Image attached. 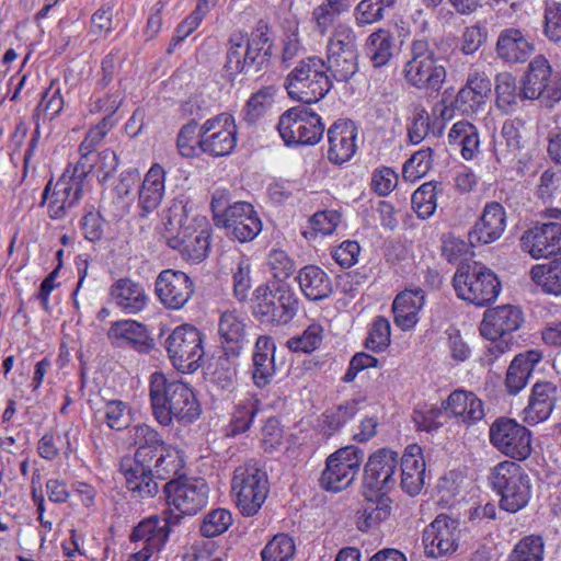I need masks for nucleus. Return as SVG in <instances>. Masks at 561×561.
<instances>
[{
	"label": "nucleus",
	"mask_w": 561,
	"mask_h": 561,
	"mask_svg": "<svg viewBox=\"0 0 561 561\" xmlns=\"http://www.w3.org/2000/svg\"><path fill=\"white\" fill-rule=\"evenodd\" d=\"M148 399L157 423L170 427L194 423L202 414V407L194 388L181 379L153 371L148 379Z\"/></svg>",
	"instance_id": "1"
},
{
	"label": "nucleus",
	"mask_w": 561,
	"mask_h": 561,
	"mask_svg": "<svg viewBox=\"0 0 561 561\" xmlns=\"http://www.w3.org/2000/svg\"><path fill=\"white\" fill-rule=\"evenodd\" d=\"M268 32L267 24L260 21L250 34L234 32L230 35L225 64L229 76L256 75L270 66L274 43Z\"/></svg>",
	"instance_id": "2"
},
{
	"label": "nucleus",
	"mask_w": 561,
	"mask_h": 561,
	"mask_svg": "<svg viewBox=\"0 0 561 561\" xmlns=\"http://www.w3.org/2000/svg\"><path fill=\"white\" fill-rule=\"evenodd\" d=\"M164 219L168 232L178 227L175 236H164L169 248L179 251L182 259L191 263H201L208 256L213 229L205 216L188 219L184 206H173Z\"/></svg>",
	"instance_id": "3"
},
{
	"label": "nucleus",
	"mask_w": 561,
	"mask_h": 561,
	"mask_svg": "<svg viewBox=\"0 0 561 561\" xmlns=\"http://www.w3.org/2000/svg\"><path fill=\"white\" fill-rule=\"evenodd\" d=\"M300 299L286 283H265L253 293V316L262 324L283 328L294 321Z\"/></svg>",
	"instance_id": "4"
},
{
	"label": "nucleus",
	"mask_w": 561,
	"mask_h": 561,
	"mask_svg": "<svg viewBox=\"0 0 561 561\" xmlns=\"http://www.w3.org/2000/svg\"><path fill=\"white\" fill-rule=\"evenodd\" d=\"M209 486L205 479L180 476L167 481L163 495L168 523L180 525L185 517L195 516L208 504Z\"/></svg>",
	"instance_id": "5"
},
{
	"label": "nucleus",
	"mask_w": 561,
	"mask_h": 561,
	"mask_svg": "<svg viewBox=\"0 0 561 561\" xmlns=\"http://www.w3.org/2000/svg\"><path fill=\"white\" fill-rule=\"evenodd\" d=\"M489 485L499 496V506L507 513L524 510L533 495L531 480L526 470L515 461L503 460L490 472Z\"/></svg>",
	"instance_id": "6"
},
{
	"label": "nucleus",
	"mask_w": 561,
	"mask_h": 561,
	"mask_svg": "<svg viewBox=\"0 0 561 561\" xmlns=\"http://www.w3.org/2000/svg\"><path fill=\"white\" fill-rule=\"evenodd\" d=\"M453 287L459 299L477 307L493 304L502 289L497 275L477 261L459 265L453 276Z\"/></svg>",
	"instance_id": "7"
},
{
	"label": "nucleus",
	"mask_w": 561,
	"mask_h": 561,
	"mask_svg": "<svg viewBox=\"0 0 561 561\" xmlns=\"http://www.w3.org/2000/svg\"><path fill=\"white\" fill-rule=\"evenodd\" d=\"M332 87L331 77L327 73L325 61L317 56L301 59L287 75L285 82L288 95L305 104L322 100Z\"/></svg>",
	"instance_id": "8"
},
{
	"label": "nucleus",
	"mask_w": 561,
	"mask_h": 561,
	"mask_svg": "<svg viewBox=\"0 0 561 561\" xmlns=\"http://www.w3.org/2000/svg\"><path fill=\"white\" fill-rule=\"evenodd\" d=\"M270 493V482L264 470L254 463L234 469L231 478V499L243 517H253L262 508Z\"/></svg>",
	"instance_id": "9"
},
{
	"label": "nucleus",
	"mask_w": 561,
	"mask_h": 561,
	"mask_svg": "<svg viewBox=\"0 0 561 561\" xmlns=\"http://www.w3.org/2000/svg\"><path fill=\"white\" fill-rule=\"evenodd\" d=\"M163 346L173 368L182 374H193L203 364L205 334L191 323H182L169 333Z\"/></svg>",
	"instance_id": "10"
},
{
	"label": "nucleus",
	"mask_w": 561,
	"mask_h": 561,
	"mask_svg": "<svg viewBox=\"0 0 561 561\" xmlns=\"http://www.w3.org/2000/svg\"><path fill=\"white\" fill-rule=\"evenodd\" d=\"M407 83L419 90L439 91L446 79V69L438 64L435 53L425 39H414L410 47V59L404 64Z\"/></svg>",
	"instance_id": "11"
},
{
	"label": "nucleus",
	"mask_w": 561,
	"mask_h": 561,
	"mask_svg": "<svg viewBox=\"0 0 561 561\" xmlns=\"http://www.w3.org/2000/svg\"><path fill=\"white\" fill-rule=\"evenodd\" d=\"M491 446L515 462L526 461L533 454V433L513 417L499 416L489 427Z\"/></svg>",
	"instance_id": "12"
},
{
	"label": "nucleus",
	"mask_w": 561,
	"mask_h": 561,
	"mask_svg": "<svg viewBox=\"0 0 561 561\" xmlns=\"http://www.w3.org/2000/svg\"><path fill=\"white\" fill-rule=\"evenodd\" d=\"M168 519L162 511L161 515L145 517L133 527L128 539L134 545V552L128 556V561H149L164 550L172 529L179 526L168 523Z\"/></svg>",
	"instance_id": "13"
},
{
	"label": "nucleus",
	"mask_w": 561,
	"mask_h": 561,
	"mask_svg": "<svg viewBox=\"0 0 561 561\" xmlns=\"http://www.w3.org/2000/svg\"><path fill=\"white\" fill-rule=\"evenodd\" d=\"M364 456V450L354 445L341 447L329 455L319 478L320 486L333 493L347 489L355 481Z\"/></svg>",
	"instance_id": "14"
},
{
	"label": "nucleus",
	"mask_w": 561,
	"mask_h": 561,
	"mask_svg": "<svg viewBox=\"0 0 561 561\" xmlns=\"http://www.w3.org/2000/svg\"><path fill=\"white\" fill-rule=\"evenodd\" d=\"M237 125L229 113L208 118L198 128V148L214 157L230 154L237 146Z\"/></svg>",
	"instance_id": "15"
},
{
	"label": "nucleus",
	"mask_w": 561,
	"mask_h": 561,
	"mask_svg": "<svg viewBox=\"0 0 561 561\" xmlns=\"http://www.w3.org/2000/svg\"><path fill=\"white\" fill-rule=\"evenodd\" d=\"M216 227L224 229L228 238L247 243L260 234L263 222L251 203L236 202L216 216Z\"/></svg>",
	"instance_id": "16"
},
{
	"label": "nucleus",
	"mask_w": 561,
	"mask_h": 561,
	"mask_svg": "<svg viewBox=\"0 0 561 561\" xmlns=\"http://www.w3.org/2000/svg\"><path fill=\"white\" fill-rule=\"evenodd\" d=\"M195 293L193 279L183 271L167 268L154 280V294L168 310H182Z\"/></svg>",
	"instance_id": "17"
},
{
	"label": "nucleus",
	"mask_w": 561,
	"mask_h": 561,
	"mask_svg": "<svg viewBox=\"0 0 561 561\" xmlns=\"http://www.w3.org/2000/svg\"><path fill=\"white\" fill-rule=\"evenodd\" d=\"M459 522L446 514H439L422 534L424 552L427 557L439 558L454 553L458 548Z\"/></svg>",
	"instance_id": "18"
},
{
	"label": "nucleus",
	"mask_w": 561,
	"mask_h": 561,
	"mask_svg": "<svg viewBox=\"0 0 561 561\" xmlns=\"http://www.w3.org/2000/svg\"><path fill=\"white\" fill-rule=\"evenodd\" d=\"M399 455L390 448H379L369 455L364 467V485L374 492L388 494L397 483Z\"/></svg>",
	"instance_id": "19"
},
{
	"label": "nucleus",
	"mask_w": 561,
	"mask_h": 561,
	"mask_svg": "<svg viewBox=\"0 0 561 561\" xmlns=\"http://www.w3.org/2000/svg\"><path fill=\"white\" fill-rule=\"evenodd\" d=\"M84 178H50L46 184L43 198L48 199L50 219H62L67 210L79 204L83 194Z\"/></svg>",
	"instance_id": "20"
},
{
	"label": "nucleus",
	"mask_w": 561,
	"mask_h": 561,
	"mask_svg": "<svg viewBox=\"0 0 561 561\" xmlns=\"http://www.w3.org/2000/svg\"><path fill=\"white\" fill-rule=\"evenodd\" d=\"M520 247L534 260L548 259L561 253V224L536 225L522 234Z\"/></svg>",
	"instance_id": "21"
},
{
	"label": "nucleus",
	"mask_w": 561,
	"mask_h": 561,
	"mask_svg": "<svg viewBox=\"0 0 561 561\" xmlns=\"http://www.w3.org/2000/svg\"><path fill=\"white\" fill-rule=\"evenodd\" d=\"M106 337L113 347L129 348L139 354H149L154 346L147 327L133 319L112 322Z\"/></svg>",
	"instance_id": "22"
},
{
	"label": "nucleus",
	"mask_w": 561,
	"mask_h": 561,
	"mask_svg": "<svg viewBox=\"0 0 561 561\" xmlns=\"http://www.w3.org/2000/svg\"><path fill=\"white\" fill-rule=\"evenodd\" d=\"M247 319L237 310L224 311L218 320V337L224 356L238 359L249 344Z\"/></svg>",
	"instance_id": "23"
},
{
	"label": "nucleus",
	"mask_w": 561,
	"mask_h": 561,
	"mask_svg": "<svg viewBox=\"0 0 561 561\" xmlns=\"http://www.w3.org/2000/svg\"><path fill=\"white\" fill-rule=\"evenodd\" d=\"M356 125L351 119H337L328 129V160L341 165L348 162L357 150Z\"/></svg>",
	"instance_id": "24"
},
{
	"label": "nucleus",
	"mask_w": 561,
	"mask_h": 561,
	"mask_svg": "<svg viewBox=\"0 0 561 561\" xmlns=\"http://www.w3.org/2000/svg\"><path fill=\"white\" fill-rule=\"evenodd\" d=\"M524 323L523 311L513 305L488 308L479 327L484 339L503 337L516 332Z\"/></svg>",
	"instance_id": "25"
},
{
	"label": "nucleus",
	"mask_w": 561,
	"mask_h": 561,
	"mask_svg": "<svg viewBox=\"0 0 561 561\" xmlns=\"http://www.w3.org/2000/svg\"><path fill=\"white\" fill-rule=\"evenodd\" d=\"M108 300L124 314H138L147 308L149 296L141 283L122 277L110 286Z\"/></svg>",
	"instance_id": "26"
},
{
	"label": "nucleus",
	"mask_w": 561,
	"mask_h": 561,
	"mask_svg": "<svg viewBox=\"0 0 561 561\" xmlns=\"http://www.w3.org/2000/svg\"><path fill=\"white\" fill-rule=\"evenodd\" d=\"M445 415L457 423L471 426L483 420V401L472 391L456 389L443 400Z\"/></svg>",
	"instance_id": "27"
},
{
	"label": "nucleus",
	"mask_w": 561,
	"mask_h": 561,
	"mask_svg": "<svg viewBox=\"0 0 561 561\" xmlns=\"http://www.w3.org/2000/svg\"><path fill=\"white\" fill-rule=\"evenodd\" d=\"M121 471L133 499L141 501L158 494L159 486L153 478L151 462L127 459L122 461Z\"/></svg>",
	"instance_id": "28"
},
{
	"label": "nucleus",
	"mask_w": 561,
	"mask_h": 561,
	"mask_svg": "<svg viewBox=\"0 0 561 561\" xmlns=\"http://www.w3.org/2000/svg\"><path fill=\"white\" fill-rule=\"evenodd\" d=\"M425 304L426 294L421 287L405 288L398 293L391 305L394 324L404 332L413 330Z\"/></svg>",
	"instance_id": "29"
},
{
	"label": "nucleus",
	"mask_w": 561,
	"mask_h": 561,
	"mask_svg": "<svg viewBox=\"0 0 561 561\" xmlns=\"http://www.w3.org/2000/svg\"><path fill=\"white\" fill-rule=\"evenodd\" d=\"M506 228V213L497 202L486 203L480 219L468 233L471 244H490L501 238Z\"/></svg>",
	"instance_id": "30"
},
{
	"label": "nucleus",
	"mask_w": 561,
	"mask_h": 561,
	"mask_svg": "<svg viewBox=\"0 0 561 561\" xmlns=\"http://www.w3.org/2000/svg\"><path fill=\"white\" fill-rule=\"evenodd\" d=\"M558 387L551 381H537L530 391L528 404L523 410V421L537 425L549 419L556 408Z\"/></svg>",
	"instance_id": "31"
},
{
	"label": "nucleus",
	"mask_w": 561,
	"mask_h": 561,
	"mask_svg": "<svg viewBox=\"0 0 561 561\" xmlns=\"http://www.w3.org/2000/svg\"><path fill=\"white\" fill-rule=\"evenodd\" d=\"M491 90L490 78L483 72L472 71L456 95L455 107L465 115H472L485 105Z\"/></svg>",
	"instance_id": "32"
},
{
	"label": "nucleus",
	"mask_w": 561,
	"mask_h": 561,
	"mask_svg": "<svg viewBox=\"0 0 561 561\" xmlns=\"http://www.w3.org/2000/svg\"><path fill=\"white\" fill-rule=\"evenodd\" d=\"M551 73L552 69L549 61L543 56H536L528 65V70L523 80V99L536 100L547 92L548 98L559 100L561 89L554 90L549 85Z\"/></svg>",
	"instance_id": "33"
},
{
	"label": "nucleus",
	"mask_w": 561,
	"mask_h": 561,
	"mask_svg": "<svg viewBox=\"0 0 561 561\" xmlns=\"http://www.w3.org/2000/svg\"><path fill=\"white\" fill-rule=\"evenodd\" d=\"M276 344L272 336L259 335L252 353V380L257 388H265L273 380L275 367Z\"/></svg>",
	"instance_id": "34"
},
{
	"label": "nucleus",
	"mask_w": 561,
	"mask_h": 561,
	"mask_svg": "<svg viewBox=\"0 0 561 561\" xmlns=\"http://www.w3.org/2000/svg\"><path fill=\"white\" fill-rule=\"evenodd\" d=\"M133 407L121 399L102 398L100 404L92 408V420L105 425L113 432H124L134 422Z\"/></svg>",
	"instance_id": "35"
},
{
	"label": "nucleus",
	"mask_w": 561,
	"mask_h": 561,
	"mask_svg": "<svg viewBox=\"0 0 561 561\" xmlns=\"http://www.w3.org/2000/svg\"><path fill=\"white\" fill-rule=\"evenodd\" d=\"M543 353L538 348L527 350L515 355L505 375V389L508 394H518L528 383L535 367L542 360Z\"/></svg>",
	"instance_id": "36"
},
{
	"label": "nucleus",
	"mask_w": 561,
	"mask_h": 561,
	"mask_svg": "<svg viewBox=\"0 0 561 561\" xmlns=\"http://www.w3.org/2000/svg\"><path fill=\"white\" fill-rule=\"evenodd\" d=\"M302 296L313 302L332 297L334 286L330 275L320 266L309 264L301 267L296 276Z\"/></svg>",
	"instance_id": "37"
},
{
	"label": "nucleus",
	"mask_w": 561,
	"mask_h": 561,
	"mask_svg": "<svg viewBox=\"0 0 561 561\" xmlns=\"http://www.w3.org/2000/svg\"><path fill=\"white\" fill-rule=\"evenodd\" d=\"M400 468L402 490L411 496L417 495L424 486L426 468L422 448L417 444L405 447Z\"/></svg>",
	"instance_id": "38"
},
{
	"label": "nucleus",
	"mask_w": 561,
	"mask_h": 561,
	"mask_svg": "<svg viewBox=\"0 0 561 561\" xmlns=\"http://www.w3.org/2000/svg\"><path fill=\"white\" fill-rule=\"evenodd\" d=\"M534 51V45L518 28L501 31L496 42L499 58L507 62H525Z\"/></svg>",
	"instance_id": "39"
},
{
	"label": "nucleus",
	"mask_w": 561,
	"mask_h": 561,
	"mask_svg": "<svg viewBox=\"0 0 561 561\" xmlns=\"http://www.w3.org/2000/svg\"><path fill=\"white\" fill-rule=\"evenodd\" d=\"M523 128L524 122L518 118L506 121L502 126V139L495 145V156L497 162L507 168L514 169V164L520 162L517 157L522 149Z\"/></svg>",
	"instance_id": "40"
},
{
	"label": "nucleus",
	"mask_w": 561,
	"mask_h": 561,
	"mask_svg": "<svg viewBox=\"0 0 561 561\" xmlns=\"http://www.w3.org/2000/svg\"><path fill=\"white\" fill-rule=\"evenodd\" d=\"M391 503V499L385 492H376L375 497H366L356 513L357 529L368 531L388 519L392 511Z\"/></svg>",
	"instance_id": "41"
},
{
	"label": "nucleus",
	"mask_w": 561,
	"mask_h": 561,
	"mask_svg": "<svg viewBox=\"0 0 561 561\" xmlns=\"http://www.w3.org/2000/svg\"><path fill=\"white\" fill-rule=\"evenodd\" d=\"M261 410V401L254 393H248L243 399L234 404L230 420L226 427V435L236 437L240 434L248 432L256 414Z\"/></svg>",
	"instance_id": "42"
},
{
	"label": "nucleus",
	"mask_w": 561,
	"mask_h": 561,
	"mask_svg": "<svg viewBox=\"0 0 561 561\" xmlns=\"http://www.w3.org/2000/svg\"><path fill=\"white\" fill-rule=\"evenodd\" d=\"M448 141L451 147L459 148L465 160H472L480 152L478 128L468 121H459L453 125Z\"/></svg>",
	"instance_id": "43"
},
{
	"label": "nucleus",
	"mask_w": 561,
	"mask_h": 561,
	"mask_svg": "<svg viewBox=\"0 0 561 561\" xmlns=\"http://www.w3.org/2000/svg\"><path fill=\"white\" fill-rule=\"evenodd\" d=\"M134 439L138 448L133 459L147 462H151L153 457L169 445L156 428L146 423L134 427Z\"/></svg>",
	"instance_id": "44"
},
{
	"label": "nucleus",
	"mask_w": 561,
	"mask_h": 561,
	"mask_svg": "<svg viewBox=\"0 0 561 561\" xmlns=\"http://www.w3.org/2000/svg\"><path fill=\"white\" fill-rule=\"evenodd\" d=\"M324 337V327L313 320L300 334L289 337L286 341V347L295 354L310 355L321 348Z\"/></svg>",
	"instance_id": "45"
},
{
	"label": "nucleus",
	"mask_w": 561,
	"mask_h": 561,
	"mask_svg": "<svg viewBox=\"0 0 561 561\" xmlns=\"http://www.w3.org/2000/svg\"><path fill=\"white\" fill-rule=\"evenodd\" d=\"M358 400H348L325 409L321 415V427L324 434L332 436L339 433L358 413Z\"/></svg>",
	"instance_id": "46"
},
{
	"label": "nucleus",
	"mask_w": 561,
	"mask_h": 561,
	"mask_svg": "<svg viewBox=\"0 0 561 561\" xmlns=\"http://www.w3.org/2000/svg\"><path fill=\"white\" fill-rule=\"evenodd\" d=\"M117 169V157L111 150L80 157L73 175H112Z\"/></svg>",
	"instance_id": "47"
},
{
	"label": "nucleus",
	"mask_w": 561,
	"mask_h": 561,
	"mask_svg": "<svg viewBox=\"0 0 561 561\" xmlns=\"http://www.w3.org/2000/svg\"><path fill=\"white\" fill-rule=\"evenodd\" d=\"M366 47L374 67H383L393 57L394 37L389 31L379 28L368 36Z\"/></svg>",
	"instance_id": "48"
},
{
	"label": "nucleus",
	"mask_w": 561,
	"mask_h": 561,
	"mask_svg": "<svg viewBox=\"0 0 561 561\" xmlns=\"http://www.w3.org/2000/svg\"><path fill=\"white\" fill-rule=\"evenodd\" d=\"M530 278L543 293L561 296V256L547 264L534 265Z\"/></svg>",
	"instance_id": "49"
},
{
	"label": "nucleus",
	"mask_w": 561,
	"mask_h": 561,
	"mask_svg": "<svg viewBox=\"0 0 561 561\" xmlns=\"http://www.w3.org/2000/svg\"><path fill=\"white\" fill-rule=\"evenodd\" d=\"M184 469L185 460L181 451L172 445L169 444L158 454L154 463V472L158 479L170 481L175 477L187 476Z\"/></svg>",
	"instance_id": "50"
},
{
	"label": "nucleus",
	"mask_w": 561,
	"mask_h": 561,
	"mask_svg": "<svg viewBox=\"0 0 561 561\" xmlns=\"http://www.w3.org/2000/svg\"><path fill=\"white\" fill-rule=\"evenodd\" d=\"M37 454L47 461H54L58 458L60 451L67 459L73 454L75 447L70 440V432L66 431L62 435H55L51 431L46 432L37 442Z\"/></svg>",
	"instance_id": "51"
},
{
	"label": "nucleus",
	"mask_w": 561,
	"mask_h": 561,
	"mask_svg": "<svg viewBox=\"0 0 561 561\" xmlns=\"http://www.w3.org/2000/svg\"><path fill=\"white\" fill-rule=\"evenodd\" d=\"M496 105L504 113H511L517 106V101L523 98L518 93L516 80L510 72H501L495 77Z\"/></svg>",
	"instance_id": "52"
},
{
	"label": "nucleus",
	"mask_w": 561,
	"mask_h": 561,
	"mask_svg": "<svg viewBox=\"0 0 561 561\" xmlns=\"http://www.w3.org/2000/svg\"><path fill=\"white\" fill-rule=\"evenodd\" d=\"M296 554V543L288 534L279 533L266 542L261 551V561H291Z\"/></svg>",
	"instance_id": "53"
},
{
	"label": "nucleus",
	"mask_w": 561,
	"mask_h": 561,
	"mask_svg": "<svg viewBox=\"0 0 561 561\" xmlns=\"http://www.w3.org/2000/svg\"><path fill=\"white\" fill-rule=\"evenodd\" d=\"M358 54L327 55V73L337 82L348 81L358 70Z\"/></svg>",
	"instance_id": "54"
},
{
	"label": "nucleus",
	"mask_w": 561,
	"mask_h": 561,
	"mask_svg": "<svg viewBox=\"0 0 561 561\" xmlns=\"http://www.w3.org/2000/svg\"><path fill=\"white\" fill-rule=\"evenodd\" d=\"M165 178H144L139 190L141 216L147 217L162 201Z\"/></svg>",
	"instance_id": "55"
},
{
	"label": "nucleus",
	"mask_w": 561,
	"mask_h": 561,
	"mask_svg": "<svg viewBox=\"0 0 561 561\" xmlns=\"http://www.w3.org/2000/svg\"><path fill=\"white\" fill-rule=\"evenodd\" d=\"M474 245L451 232L445 233L442 237V255L448 263L466 264L465 262L474 255Z\"/></svg>",
	"instance_id": "56"
},
{
	"label": "nucleus",
	"mask_w": 561,
	"mask_h": 561,
	"mask_svg": "<svg viewBox=\"0 0 561 561\" xmlns=\"http://www.w3.org/2000/svg\"><path fill=\"white\" fill-rule=\"evenodd\" d=\"M397 0H362L355 8L354 16L358 26L379 22Z\"/></svg>",
	"instance_id": "57"
},
{
	"label": "nucleus",
	"mask_w": 561,
	"mask_h": 561,
	"mask_svg": "<svg viewBox=\"0 0 561 561\" xmlns=\"http://www.w3.org/2000/svg\"><path fill=\"white\" fill-rule=\"evenodd\" d=\"M351 8V0H327L312 12L317 30L324 34L334 23L335 19Z\"/></svg>",
	"instance_id": "58"
},
{
	"label": "nucleus",
	"mask_w": 561,
	"mask_h": 561,
	"mask_svg": "<svg viewBox=\"0 0 561 561\" xmlns=\"http://www.w3.org/2000/svg\"><path fill=\"white\" fill-rule=\"evenodd\" d=\"M391 343V324L383 316H377L373 319L368 334L365 340V347L374 353L386 351Z\"/></svg>",
	"instance_id": "59"
},
{
	"label": "nucleus",
	"mask_w": 561,
	"mask_h": 561,
	"mask_svg": "<svg viewBox=\"0 0 561 561\" xmlns=\"http://www.w3.org/2000/svg\"><path fill=\"white\" fill-rule=\"evenodd\" d=\"M275 89L264 87L253 93L244 107V119L249 124L256 123L263 117L274 103Z\"/></svg>",
	"instance_id": "60"
},
{
	"label": "nucleus",
	"mask_w": 561,
	"mask_h": 561,
	"mask_svg": "<svg viewBox=\"0 0 561 561\" xmlns=\"http://www.w3.org/2000/svg\"><path fill=\"white\" fill-rule=\"evenodd\" d=\"M545 543L540 536L529 535L522 538L511 551L506 561H542Z\"/></svg>",
	"instance_id": "61"
},
{
	"label": "nucleus",
	"mask_w": 561,
	"mask_h": 561,
	"mask_svg": "<svg viewBox=\"0 0 561 561\" xmlns=\"http://www.w3.org/2000/svg\"><path fill=\"white\" fill-rule=\"evenodd\" d=\"M358 54L357 36L352 27L345 24L335 26L328 43L327 55Z\"/></svg>",
	"instance_id": "62"
},
{
	"label": "nucleus",
	"mask_w": 561,
	"mask_h": 561,
	"mask_svg": "<svg viewBox=\"0 0 561 561\" xmlns=\"http://www.w3.org/2000/svg\"><path fill=\"white\" fill-rule=\"evenodd\" d=\"M305 111L306 106H295L280 115L277 129L287 146L296 145Z\"/></svg>",
	"instance_id": "63"
},
{
	"label": "nucleus",
	"mask_w": 561,
	"mask_h": 561,
	"mask_svg": "<svg viewBox=\"0 0 561 561\" xmlns=\"http://www.w3.org/2000/svg\"><path fill=\"white\" fill-rule=\"evenodd\" d=\"M232 522L230 511L226 508L211 510L203 518L199 527L201 535L206 538L220 536L228 530Z\"/></svg>",
	"instance_id": "64"
}]
</instances>
